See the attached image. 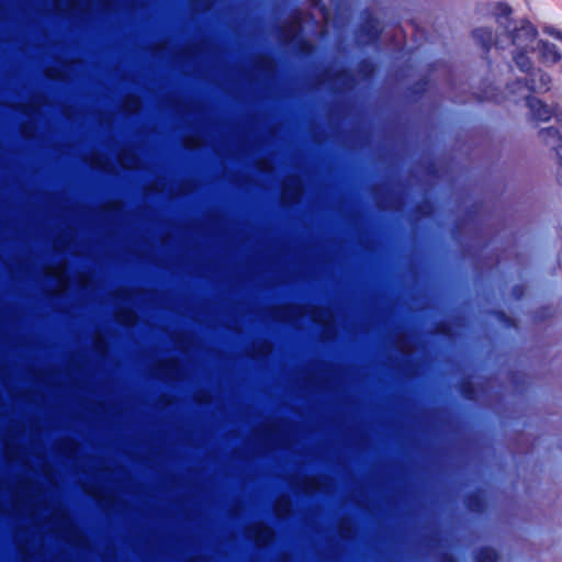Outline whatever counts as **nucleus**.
I'll use <instances>...</instances> for the list:
<instances>
[{
    "label": "nucleus",
    "instance_id": "1",
    "mask_svg": "<svg viewBox=\"0 0 562 562\" xmlns=\"http://www.w3.org/2000/svg\"><path fill=\"white\" fill-rule=\"evenodd\" d=\"M479 13L493 21L496 30L480 26L473 30L475 42L488 52L493 46L504 49L513 47L512 57L520 71H527L532 66L530 54L538 40L537 27L527 19L513 21V8L505 1L488 2L477 9Z\"/></svg>",
    "mask_w": 562,
    "mask_h": 562
},
{
    "label": "nucleus",
    "instance_id": "2",
    "mask_svg": "<svg viewBox=\"0 0 562 562\" xmlns=\"http://www.w3.org/2000/svg\"><path fill=\"white\" fill-rule=\"evenodd\" d=\"M524 72L527 75L525 82L517 80L516 82L507 85L506 91L508 94L513 97L520 95L526 99V104L532 120L547 122L554 116L555 121L562 126V113L558 111V106L548 105L540 99L524 94V92H548L552 83L551 76L541 68H535L533 65L529 70Z\"/></svg>",
    "mask_w": 562,
    "mask_h": 562
},
{
    "label": "nucleus",
    "instance_id": "3",
    "mask_svg": "<svg viewBox=\"0 0 562 562\" xmlns=\"http://www.w3.org/2000/svg\"><path fill=\"white\" fill-rule=\"evenodd\" d=\"M460 494H257L260 496H277L280 503L276 506V515L283 516L288 513V505H282V498H330V497H342V498H356V497H398V498H419L428 496H459ZM464 496L463 502L467 508L474 514L482 515L486 509V496L488 494H462Z\"/></svg>",
    "mask_w": 562,
    "mask_h": 562
},
{
    "label": "nucleus",
    "instance_id": "4",
    "mask_svg": "<svg viewBox=\"0 0 562 562\" xmlns=\"http://www.w3.org/2000/svg\"><path fill=\"white\" fill-rule=\"evenodd\" d=\"M277 36L281 43L292 46L301 56H311L315 50V46L304 37L302 22L297 16L279 26Z\"/></svg>",
    "mask_w": 562,
    "mask_h": 562
},
{
    "label": "nucleus",
    "instance_id": "5",
    "mask_svg": "<svg viewBox=\"0 0 562 562\" xmlns=\"http://www.w3.org/2000/svg\"><path fill=\"white\" fill-rule=\"evenodd\" d=\"M268 316L280 323H294L306 316V305L285 303L270 306L266 310Z\"/></svg>",
    "mask_w": 562,
    "mask_h": 562
},
{
    "label": "nucleus",
    "instance_id": "6",
    "mask_svg": "<svg viewBox=\"0 0 562 562\" xmlns=\"http://www.w3.org/2000/svg\"><path fill=\"white\" fill-rule=\"evenodd\" d=\"M245 537L257 548L263 549L274 543L277 533L268 524L257 521L245 528Z\"/></svg>",
    "mask_w": 562,
    "mask_h": 562
},
{
    "label": "nucleus",
    "instance_id": "7",
    "mask_svg": "<svg viewBox=\"0 0 562 562\" xmlns=\"http://www.w3.org/2000/svg\"><path fill=\"white\" fill-rule=\"evenodd\" d=\"M539 64L546 67H553L562 60V52L552 42L538 38L531 52Z\"/></svg>",
    "mask_w": 562,
    "mask_h": 562
},
{
    "label": "nucleus",
    "instance_id": "8",
    "mask_svg": "<svg viewBox=\"0 0 562 562\" xmlns=\"http://www.w3.org/2000/svg\"><path fill=\"white\" fill-rule=\"evenodd\" d=\"M306 316H308L313 323L323 327L322 336H334L335 317L333 311L329 307L319 305H306Z\"/></svg>",
    "mask_w": 562,
    "mask_h": 562
},
{
    "label": "nucleus",
    "instance_id": "9",
    "mask_svg": "<svg viewBox=\"0 0 562 562\" xmlns=\"http://www.w3.org/2000/svg\"><path fill=\"white\" fill-rule=\"evenodd\" d=\"M304 188L301 179L295 175L286 176L281 181L280 199L285 205H293L301 201Z\"/></svg>",
    "mask_w": 562,
    "mask_h": 562
},
{
    "label": "nucleus",
    "instance_id": "10",
    "mask_svg": "<svg viewBox=\"0 0 562 562\" xmlns=\"http://www.w3.org/2000/svg\"><path fill=\"white\" fill-rule=\"evenodd\" d=\"M154 371L157 375L166 378L168 380H178L182 375V367L178 359L167 358L159 360Z\"/></svg>",
    "mask_w": 562,
    "mask_h": 562
},
{
    "label": "nucleus",
    "instance_id": "11",
    "mask_svg": "<svg viewBox=\"0 0 562 562\" xmlns=\"http://www.w3.org/2000/svg\"><path fill=\"white\" fill-rule=\"evenodd\" d=\"M322 77L333 81L339 90H348L355 85V79L347 69H339L334 72H330L329 69H325L322 72Z\"/></svg>",
    "mask_w": 562,
    "mask_h": 562
},
{
    "label": "nucleus",
    "instance_id": "12",
    "mask_svg": "<svg viewBox=\"0 0 562 562\" xmlns=\"http://www.w3.org/2000/svg\"><path fill=\"white\" fill-rule=\"evenodd\" d=\"M54 522L63 531V533L69 537L71 540L76 541L81 538V533L78 527L67 513H56Z\"/></svg>",
    "mask_w": 562,
    "mask_h": 562
},
{
    "label": "nucleus",
    "instance_id": "13",
    "mask_svg": "<svg viewBox=\"0 0 562 562\" xmlns=\"http://www.w3.org/2000/svg\"><path fill=\"white\" fill-rule=\"evenodd\" d=\"M116 159L119 165L125 170H136L140 165L138 155L128 147L121 148L116 154Z\"/></svg>",
    "mask_w": 562,
    "mask_h": 562
},
{
    "label": "nucleus",
    "instance_id": "14",
    "mask_svg": "<svg viewBox=\"0 0 562 562\" xmlns=\"http://www.w3.org/2000/svg\"><path fill=\"white\" fill-rule=\"evenodd\" d=\"M539 137L546 145L551 146L560 156V151L562 150V133L557 127L550 126L542 128L539 132Z\"/></svg>",
    "mask_w": 562,
    "mask_h": 562
},
{
    "label": "nucleus",
    "instance_id": "15",
    "mask_svg": "<svg viewBox=\"0 0 562 562\" xmlns=\"http://www.w3.org/2000/svg\"><path fill=\"white\" fill-rule=\"evenodd\" d=\"M336 528L339 538L346 541L353 539L357 535V524L350 516L340 517L337 521Z\"/></svg>",
    "mask_w": 562,
    "mask_h": 562
},
{
    "label": "nucleus",
    "instance_id": "16",
    "mask_svg": "<svg viewBox=\"0 0 562 562\" xmlns=\"http://www.w3.org/2000/svg\"><path fill=\"white\" fill-rule=\"evenodd\" d=\"M46 103L43 94H36L30 98L27 102L18 104V110L26 116H33L41 112L42 106Z\"/></svg>",
    "mask_w": 562,
    "mask_h": 562
},
{
    "label": "nucleus",
    "instance_id": "17",
    "mask_svg": "<svg viewBox=\"0 0 562 562\" xmlns=\"http://www.w3.org/2000/svg\"><path fill=\"white\" fill-rule=\"evenodd\" d=\"M115 322L120 325L132 327L136 325L138 317L134 310L130 307H119L113 312Z\"/></svg>",
    "mask_w": 562,
    "mask_h": 562
},
{
    "label": "nucleus",
    "instance_id": "18",
    "mask_svg": "<svg viewBox=\"0 0 562 562\" xmlns=\"http://www.w3.org/2000/svg\"><path fill=\"white\" fill-rule=\"evenodd\" d=\"M252 67L261 74L273 75L276 72V61L268 55H258L252 61Z\"/></svg>",
    "mask_w": 562,
    "mask_h": 562
},
{
    "label": "nucleus",
    "instance_id": "19",
    "mask_svg": "<svg viewBox=\"0 0 562 562\" xmlns=\"http://www.w3.org/2000/svg\"><path fill=\"white\" fill-rule=\"evenodd\" d=\"M120 108L122 112L137 114L143 108L142 99L136 94H126L122 98Z\"/></svg>",
    "mask_w": 562,
    "mask_h": 562
},
{
    "label": "nucleus",
    "instance_id": "20",
    "mask_svg": "<svg viewBox=\"0 0 562 562\" xmlns=\"http://www.w3.org/2000/svg\"><path fill=\"white\" fill-rule=\"evenodd\" d=\"M83 161L89 165L92 169L108 171L110 162L106 157L100 153L92 151L83 157Z\"/></svg>",
    "mask_w": 562,
    "mask_h": 562
},
{
    "label": "nucleus",
    "instance_id": "21",
    "mask_svg": "<svg viewBox=\"0 0 562 562\" xmlns=\"http://www.w3.org/2000/svg\"><path fill=\"white\" fill-rule=\"evenodd\" d=\"M272 349V344L269 340H256L249 347V356L254 358L268 357L271 355Z\"/></svg>",
    "mask_w": 562,
    "mask_h": 562
},
{
    "label": "nucleus",
    "instance_id": "22",
    "mask_svg": "<svg viewBox=\"0 0 562 562\" xmlns=\"http://www.w3.org/2000/svg\"><path fill=\"white\" fill-rule=\"evenodd\" d=\"M55 448L60 454L74 458L79 451V443L74 439H63L55 443Z\"/></svg>",
    "mask_w": 562,
    "mask_h": 562
},
{
    "label": "nucleus",
    "instance_id": "23",
    "mask_svg": "<svg viewBox=\"0 0 562 562\" xmlns=\"http://www.w3.org/2000/svg\"><path fill=\"white\" fill-rule=\"evenodd\" d=\"M45 274L48 277H54L58 281V285L60 290H66L69 284V278L66 273L65 265L56 267V268H46Z\"/></svg>",
    "mask_w": 562,
    "mask_h": 562
},
{
    "label": "nucleus",
    "instance_id": "24",
    "mask_svg": "<svg viewBox=\"0 0 562 562\" xmlns=\"http://www.w3.org/2000/svg\"><path fill=\"white\" fill-rule=\"evenodd\" d=\"M474 562H497L498 553L491 547H482L473 553Z\"/></svg>",
    "mask_w": 562,
    "mask_h": 562
},
{
    "label": "nucleus",
    "instance_id": "25",
    "mask_svg": "<svg viewBox=\"0 0 562 562\" xmlns=\"http://www.w3.org/2000/svg\"><path fill=\"white\" fill-rule=\"evenodd\" d=\"M258 434L265 439H278L282 434V427L278 423H266L259 428Z\"/></svg>",
    "mask_w": 562,
    "mask_h": 562
},
{
    "label": "nucleus",
    "instance_id": "26",
    "mask_svg": "<svg viewBox=\"0 0 562 562\" xmlns=\"http://www.w3.org/2000/svg\"><path fill=\"white\" fill-rule=\"evenodd\" d=\"M367 30L370 41L376 43L380 38L381 29L376 20H370L364 25H361L360 31Z\"/></svg>",
    "mask_w": 562,
    "mask_h": 562
},
{
    "label": "nucleus",
    "instance_id": "27",
    "mask_svg": "<svg viewBox=\"0 0 562 562\" xmlns=\"http://www.w3.org/2000/svg\"><path fill=\"white\" fill-rule=\"evenodd\" d=\"M123 209H124V204L121 200H112V201H109L108 203L103 204L100 207V211L102 213L116 216L122 213Z\"/></svg>",
    "mask_w": 562,
    "mask_h": 562
},
{
    "label": "nucleus",
    "instance_id": "28",
    "mask_svg": "<svg viewBox=\"0 0 562 562\" xmlns=\"http://www.w3.org/2000/svg\"><path fill=\"white\" fill-rule=\"evenodd\" d=\"M182 145L187 149H196L202 145V138L196 133H189L182 137Z\"/></svg>",
    "mask_w": 562,
    "mask_h": 562
},
{
    "label": "nucleus",
    "instance_id": "29",
    "mask_svg": "<svg viewBox=\"0 0 562 562\" xmlns=\"http://www.w3.org/2000/svg\"><path fill=\"white\" fill-rule=\"evenodd\" d=\"M19 132L24 138H32L36 132V125L33 121L26 120L20 123Z\"/></svg>",
    "mask_w": 562,
    "mask_h": 562
},
{
    "label": "nucleus",
    "instance_id": "30",
    "mask_svg": "<svg viewBox=\"0 0 562 562\" xmlns=\"http://www.w3.org/2000/svg\"><path fill=\"white\" fill-rule=\"evenodd\" d=\"M93 349L100 356H105L109 350V345L106 339L98 334L93 337Z\"/></svg>",
    "mask_w": 562,
    "mask_h": 562
},
{
    "label": "nucleus",
    "instance_id": "31",
    "mask_svg": "<svg viewBox=\"0 0 562 562\" xmlns=\"http://www.w3.org/2000/svg\"><path fill=\"white\" fill-rule=\"evenodd\" d=\"M135 292L127 288H119L111 293V296L116 301L128 302L134 297Z\"/></svg>",
    "mask_w": 562,
    "mask_h": 562
},
{
    "label": "nucleus",
    "instance_id": "32",
    "mask_svg": "<svg viewBox=\"0 0 562 562\" xmlns=\"http://www.w3.org/2000/svg\"><path fill=\"white\" fill-rule=\"evenodd\" d=\"M47 79L61 81L65 79V70L60 67L49 66L44 70Z\"/></svg>",
    "mask_w": 562,
    "mask_h": 562
},
{
    "label": "nucleus",
    "instance_id": "33",
    "mask_svg": "<svg viewBox=\"0 0 562 562\" xmlns=\"http://www.w3.org/2000/svg\"><path fill=\"white\" fill-rule=\"evenodd\" d=\"M255 168L259 172L270 173L273 170L272 161L267 157H259L255 160Z\"/></svg>",
    "mask_w": 562,
    "mask_h": 562
},
{
    "label": "nucleus",
    "instance_id": "34",
    "mask_svg": "<svg viewBox=\"0 0 562 562\" xmlns=\"http://www.w3.org/2000/svg\"><path fill=\"white\" fill-rule=\"evenodd\" d=\"M22 449L19 446L11 445L9 442L4 443V456L9 460H20L21 459Z\"/></svg>",
    "mask_w": 562,
    "mask_h": 562
},
{
    "label": "nucleus",
    "instance_id": "35",
    "mask_svg": "<svg viewBox=\"0 0 562 562\" xmlns=\"http://www.w3.org/2000/svg\"><path fill=\"white\" fill-rule=\"evenodd\" d=\"M200 52V44L188 45L179 49L178 55L183 58H189L194 56Z\"/></svg>",
    "mask_w": 562,
    "mask_h": 562
},
{
    "label": "nucleus",
    "instance_id": "36",
    "mask_svg": "<svg viewBox=\"0 0 562 562\" xmlns=\"http://www.w3.org/2000/svg\"><path fill=\"white\" fill-rule=\"evenodd\" d=\"M69 244H70V235L69 234L58 236L54 239V247L57 250L68 248Z\"/></svg>",
    "mask_w": 562,
    "mask_h": 562
},
{
    "label": "nucleus",
    "instance_id": "37",
    "mask_svg": "<svg viewBox=\"0 0 562 562\" xmlns=\"http://www.w3.org/2000/svg\"><path fill=\"white\" fill-rule=\"evenodd\" d=\"M482 101H493L495 103H501L503 101V97L498 95V93L495 92V88H491L484 92V94L480 98Z\"/></svg>",
    "mask_w": 562,
    "mask_h": 562
},
{
    "label": "nucleus",
    "instance_id": "38",
    "mask_svg": "<svg viewBox=\"0 0 562 562\" xmlns=\"http://www.w3.org/2000/svg\"><path fill=\"white\" fill-rule=\"evenodd\" d=\"M394 346L397 350H400L402 352H405V353L409 352V347L407 345L406 337L404 335H398L395 338Z\"/></svg>",
    "mask_w": 562,
    "mask_h": 562
},
{
    "label": "nucleus",
    "instance_id": "39",
    "mask_svg": "<svg viewBox=\"0 0 562 562\" xmlns=\"http://www.w3.org/2000/svg\"><path fill=\"white\" fill-rule=\"evenodd\" d=\"M66 4L69 10H79L80 9L81 11H85V9L81 8V5H80L79 0H69V1H67Z\"/></svg>",
    "mask_w": 562,
    "mask_h": 562
},
{
    "label": "nucleus",
    "instance_id": "40",
    "mask_svg": "<svg viewBox=\"0 0 562 562\" xmlns=\"http://www.w3.org/2000/svg\"><path fill=\"white\" fill-rule=\"evenodd\" d=\"M173 105L183 111V112H191V105L190 103H187V102H175Z\"/></svg>",
    "mask_w": 562,
    "mask_h": 562
},
{
    "label": "nucleus",
    "instance_id": "41",
    "mask_svg": "<svg viewBox=\"0 0 562 562\" xmlns=\"http://www.w3.org/2000/svg\"><path fill=\"white\" fill-rule=\"evenodd\" d=\"M438 562H457L454 557L450 553H441L439 555Z\"/></svg>",
    "mask_w": 562,
    "mask_h": 562
},
{
    "label": "nucleus",
    "instance_id": "42",
    "mask_svg": "<svg viewBox=\"0 0 562 562\" xmlns=\"http://www.w3.org/2000/svg\"><path fill=\"white\" fill-rule=\"evenodd\" d=\"M166 47H167V44L165 42H159L151 46V50L154 53H160V52L165 50Z\"/></svg>",
    "mask_w": 562,
    "mask_h": 562
},
{
    "label": "nucleus",
    "instance_id": "43",
    "mask_svg": "<svg viewBox=\"0 0 562 562\" xmlns=\"http://www.w3.org/2000/svg\"><path fill=\"white\" fill-rule=\"evenodd\" d=\"M78 280H79V284L83 288L88 286L89 285V282H90V278L86 274H80L78 277Z\"/></svg>",
    "mask_w": 562,
    "mask_h": 562
},
{
    "label": "nucleus",
    "instance_id": "44",
    "mask_svg": "<svg viewBox=\"0 0 562 562\" xmlns=\"http://www.w3.org/2000/svg\"><path fill=\"white\" fill-rule=\"evenodd\" d=\"M462 393L464 394L465 397L472 398V395H470V393H472V391L470 390L469 385H465V384L462 385Z\"/></svg>",
    "mask_w": 562,
    "mask_h": 562
},
{
    "label": "nucleus",
    "instance_id": "45",
    "mask_svg": "<svg viewBox=\"0 0 562 562\" xmlns=\"http://www.w3.org/2000/svg\"><path fill=\"white\" fill-rule=\"evenodd\" d=\"M187 562H207V559L205 557H195L189 559Z\"/></svg>",
    "mask_w": 562,
    "mask_h": 562
},
{
    "label": "nucleus",
    "instance_id": "46",
    "mask_svg": "<svg viewBox=\"0 0 562 562\" xmlns=\"http://www.w3.org/2000/svg\"><path fill=\"white\" fill-rule=\"evenodd\" d=\"M195 400L198 402H206L209 398H207V396L205 394H198Z\"/></svg>",
    "mask_w": 562,
    "mask_h": 562
},
{
    "label": "nucleus",
    "instance_id": "47",
    "mask_svg": "<svg viewBox=\"0 0 562 562\" xmlns=\"http://www.w3.org/2000/svg\"><path fill=\"white\" fill-rule=\"evenodd\" d=\"M150 189L156 190V191H160L161 190V188L158 186V181H154L150 184Z\"/></svg>",
    "mask_w": 562,
    "mask_h": 562
},
{
    "label": "nucleus",
    "instance_id": "48",
    "mask_svg": "<svg viewBox=\"0 0 562 562\" xmlns=\"http://www.w3.org/2000/svg\"><path fill=\"white\" fill-rule=\"evenodd\" d=\"M558 177L562 180V157L560 156V166L558 169Z\"/></svg>",
    "mask_w": 562,
    "mask_h": 562
},
{
    "label": "nucleus",
    "instance_id": "49",
    "mask_svg": "<svg viewBox=\"0 0 562 562\" xmlns=\"http://www.w3.org/2000/svg\"><path fill=\"white\" fill-rule=\"evenodd\" d=\"M159 402L164 404H169L170 400L167 396H160Z\"/></svg>",
    "mask_w": 562,
    "mask_h": 562
},
{
    "label": "nucleus",
    "instance_id": "50",
    "mask_svg": "<svg viewBox=\"0 0 562 562\" xmlns=\"http://www.w3.org/2000/svg\"><path fill=\"white\" fill-rule=\"evenodd\" d=\"M63 113H64L65 116H69L70 115V108H65L63 110Z\"/></svg>",
    "mask_w": 562,
    "mask_h": 562
},
{
    "label": "nucleus",
    "instance_id": "51",
    "mask_svg": "<svg viewBox=\"0 0 562 562\" xmlns=\"http://www.w3.org/2000/svg\"><path fill=\"white\" fill-rule=\"evenodd\" d=\"M56 7H57V9H58V10H60V11H65V10L61 8V5H60V1H59V0H56Z\"/></svg>",
    "mask_w": 562,
    "mask_h": 562
},
{
    "label": "nucleus",
    "instance_id": "52",
    "mask_svg": "<svg viewBox=\"0 0 562 562\" xmlns=\"http://www.w3.org/2000/svg\"><path fill=\"white\" fill-rule=\"evenodd\" d=\"M80 492L87 493V492H95L94 490H88L86 487H82Z\"/></svg>",
    "mask_w": 562,
    "mask_h": 562
},
{
    "label": "nucleus",
    "instance_id": "53",
    "mask_svg": "<svg viewBox=\"0 0 562 562\" xmlns=\"http://www.w3.org/2000/svg\"><path fill=\"white\" fill-rule=\"evenodd\" d=\"M184 341L183 337H178L177 342L182 344Z\"/></svg>",
    "mask_w": 562,
    "mask_h": 562
},
{
    "label": "nucleus",
    "instance_id": "54",
    "mask_svg": "<svg viewBox=\"0 0 562 562\" xmlns=\"http://www.w3.org/2000/svg\"><path fill=\"white\" fill-rule=\"evenodd\" d=\"M303 492L307 493V492H318V491L317 490H304Z\"/></svg>",
    "mask_w": 562,
    "mask_h": 562
},
{
    "label": "nucleus",
    "instance_id": "55",
    "mask_svg": "<svg viewBox=\"0 0 562 562\" xmlns=\"http://www.w3.org/2000/svg\"><path fill=\"white\" fill-rule=\"evenodd\" d=\"M313 378H314V379H316V380H322V375H321V374L315 375V376H313Z\"/></svg>",
    "mask_w": 562,
    "mask_h": 562
},
{
    "label": "nucleus",
    "instance_id": "56",
    "mask_svg": "<svg viewBox=\"0 0 562 562\" xmlns=\"http://www.w3.org/2000/svg\"><path fill=\"white\" fill-rule=\"evenodd\" d=\"M35 375H36V376H41V375H42V373H41V372H35Z\"/></svg>",
    "mask_w": 562,
    "mask_h": 562
},
{
    "label": "nucleus",
    "instance_id": "57",
    "mask_svg": "<svg viewBox=\"0 0 562 562\" xmlns=\"http://www.w3.org/2000/svg\"><path fill=\"white\" fill-rule=\"evenodd\" d=\"M37 492H38V493H42V492H44V491H43V490H38Z\"/></svg>",
    "mask_w": 562,
    "mask_h": 562
},
{
    "label": "nucleus",
    "instance_id": "58",
    "mask_svg": "<svg viewBox=\"0 0 562 562\" xmlns=\"http://www.w3.org/2000/svg\"><path fill=\"white\" fill-rule=\"evenodd\" d=\"M10 492H11V493H14L15 491H14V490H11Z\"/></svg>",
    "mask_w": 562,
    "mask_h": 562
},
{
    "label": "nucleus",
    "instance_id": "59",
    "mask_svg": "<svg viewBox=\"0 0 562 562\" xmlns=\"http://www.w3.org/2000/svg\"><path fill=\"white\" fill-rule=\"evenodd\" d=\"M192 2H194L195 0H191Z\"/></svg>",
    "mask_w": 562,
    "mask_h": 562
}]
</instances>
